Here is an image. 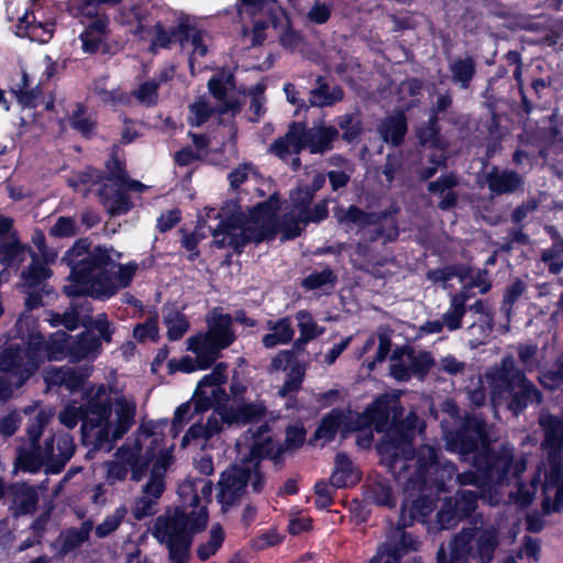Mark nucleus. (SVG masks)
<instances>
[{
	"instance_id": "nucleus-1",
	"label": "nucleus",
	"mask_w": 563,
	"mask_h": 563,
	"mask_svg": "<svg viewBox=\"0 0 563 563\" xmlns=\"http://www.w3.org/2000/svg\"><path fill=\"white\" fill-rule=\"evenodd\" d=\"M402 411L397 397L384 395L357 416L355 422V429L374 428L377 432H385L377 451L382 463L405 492L398 527L369 563H399L407 552L419 549L418 539L404 529L413 521H426L435 508L433 495L445 492L446 484L456 474L455 465L441 461L439 450L432 445L421 446L415 455L412 440L422 432L423 422L415 412L400 420Z\"/></svg>"
},
{
	"instance_id": "nucleus-2",
	"label": "nucleus",
	"mask_w": 563,
	"mask_h": 563,
	"mask_svg": "<svg viewBox=\"0 0 563 563\" xmlns=\"http://www.w3.org/2000/svg\"><path fill=\"white\" fill-rule=\"evenodd\" d=\"M441 411L445 416L441 418V428L446 450L459 453L464 461L472 454V464L476 470L456 475L460 486L471 485L476 488L460 489L452 498L454 508L463 519L475 511L478 497L492 506L498 505L501 500V486L508 483L510 476L519 477L527 468V461L523 456L515 460V448L510 444L490 451L494 439L487 423L476 416H461L454 400L445 399Z\"/></svg>"
},
{
	"instance_id": "nucleus-3",
	"label": "nucleus",
	"mask_w": 563,
	"mask_h": 563,
	"mask_svg": "<svg viewBox=\"0 0 563 563\" xmlns=\"http://www.w3.org/2000/svg\"><path fill=\"white\" fill-rule=\"evenodd\" d=\"M136 405L122 390L106 384L92 385L82 393V404H68L59 412V422L73 429L81 420L82 441L109 452L134 422Z\"/></svg>"
},
{
	"instance_id": "nucleus-4",
	"label": "nucleus",
	"mask_w": 563,
	"mask_h": 563,
	"mask_svg": "<svg viewBox=\"0 0 563 563\" xmlns=\"http://www.w3.org/2000/svg\"><path fill=\"white\" fill-rule=\"evenodd\" d=\"M121 257L122 253L112 246L98 245L87 251L85 241L76 242L63 257L70 267L64 292L68 297L89 296L97 300L110 299L119 290L131 285L139 269L134 261L119 264Z\"/></svg>"
},
{
	"instance_id": "nucleus-5",
	"label": "nucleus",
	"mask_w": 563,
	"mask_h": 563,
	"mask_svg": "<svg viewBox=\"0 0 563 563\" xmlns=\"http://www.w3.org/2000/svg\"><path fill=\"white\" fill-rule=\"evenodd\" d=\"M13 338L20 339L25 347L22 349L18 343L0 346V371L14 378L15 387L29 380L45 358L49 361L69 358V334L58 331L45 340L37 329V321L29 313H23L18 319Z\"/></svg>"
},
{
	"instance_id": "nucleus-6",
	"label": "nucleus",
	"mask_w": 563,
	"mask_h": 563,
	"mask_svg": "<svg viewBox=\"0 0 563 563\" xmlns=\"http://www.w3.org/2000/svg\"><path fill=\"white\" fill-rule=\"evenodd\" d=\"M466 391L470 401L477 407L486 402L488 394L495 416L503 405L512 415L519 416L529 406L540 405L543 399L542 393L528 379L525 371L516 366L511 354L476 376Z\"/></svg>"
},
{
	"instance_id": "nucleus-7",
	"label": "nucleus",
	"mask_w": 563,
	"mask_h": 563,
	"mask_svg": "<svg viewBox=\"0 0 563 563\" xmlns=\"http://www.w3.org/2000/svg\"><path fill=\"white\" fill-rule=\"evenodd\" d=\"M31 416L26 428L29 442L18 450L16 466L25 472L36 473L44 468L47 474L60 473L75 453L74 439L69 433L58 432L40 443L44 428L55 415L51 406H41L35 401L23 409Z\"/></svg>"
},
{
	"instance_id": "nucleus-8",
	"label": "nucleus",
	"mask_w": 563,
	"mask_h": 563,
	"mask_svg": "<svg viewBox=\"0 0 563 563\" xmlns=\"http://www.w3.org/2000/svg\"><path fill=\"white\" fill-rule=\"evenodd\" d=\"M230 211L232 212L231 217L224 219V212L216 208H206L198 216V225L194 233L184 236L183 246L188 251H194L199 239L205 236V229L213 236L217 247H231L234 251H239L247 242L260 243L274 233L275 227L269 219V210L262 222L256 217L251 218L250 210L247 209L246 213L236 203L232 205Z\"/></svg>"
},
{
	"instance_id": "nucleus-9",
	"label": "nucleus",
	"mask_w": 563,
	"mask_h": 563,
	"mask_svg": "<svg viewBox=\"0 0 563 563\" xmlns=\"http://www.w3.org/2000/svg\"><path fill=\"white\" fill-rule=\"evenodd\" d=\"M334 214L347 233L360 234L355 250L350 254L354 265L360 268L375 263L373 243L385 244L399 234L396 218L391 213H367L351 206L347 209L338 208Z\"/></svg>"
},
{
	"instance_id": "nucleus-10",
	"label": "nucleus",
	"mask_w": 563,
	"mask_h": 563,
	"mask_svg": "<svg viewBox=\"0 0 563 563\" xmlns=\"http://www.w3.org/2000/svg\"><path fill=\"white\" fill-rule=\"evenodd\" d=\"M208 522V511L202 508L187 510L176 507L156 518L152 534L168 549L172 563H188L192 536L203 530Z\"/></svg>"
},
{
	"instance_id": "nucleus-11",
	"label": "nucleus",
	"mask_w": 563,
	"mask_h": 563,
	"mask_svg": "<svg viewBox=\"0 0 563 563\" xmlns=\"http://www.w3.org/2000/svg\"><path fill=\"white\" fill-rule=\"evenodd\" d=\"M238 14L243 23L246 18L252 20L253 45L264 42V30L268 22L274 29H279V42L286 49L294 52L302 44L301 34L291 27L288 15L277 0H239Z\"/></svg>"
},
{
	"instance_id": "nucleus-12",
	"label": "nucleus",
	"mask_w": 563,
	"mask_h": 563,
	"mask_svg": "<svg viewBox=\"0 0 563 563\" xmlns=\"http://www.w3.org/2000/svg\"><path fill=\"white\" fill-rule=\"evenodd\" d=\"M338 136V130L331 125H314L310 129L301 123H294L285 136L276 140L271 152L280 159L291 162L292 168L300 166L299 152L308 148L311 153H324L332 148V142Z\"/></svg>"
},
{
	"instance_id": "nucleus-13",
	"label": "nucleus",
	"mask_w": 563,
	"mask_h": 563,
	"mask_svg": "<svg viewBox=\"0 0 563 563\" xmlns=\"http://www.w3.org/2000/svg\"><path fill=\"white\" fill-rule=\"evenodd\" d=\"M225 380L227 365L224 363L217 364L211 373L201 378L191 401L181 404L175 410L170 426L173 438L178 437L184 427L189 423L196 415L228 400V395L222 388Z\"/></svg>"
},
{
	"instance_id": "nucleus-14",
	"label": "nucleus",
	"mask_w": 563,
	"mask_h": 563,
	"mask_svg": "<svg viewBox=\"0 0 563 563\" xmlns=\"http://www.w3.org/2000/svg\"><path fill=\"white\" fill-rule=\"evenodd\" d=\"M15 0L7 2V18L14 34L38 44L48 43L55 32V15L41 0H29L20 10Z\"/></svg>"
},
{
	"instance_id": "nucleus-15",
	"label": "nucleus",
	"mask_w": 563,
	"mask_h": 563,
	"mask_svg": "<svg viewBox=\"0 0 563 563\" xmlns=\"http://www.w3.org/2000/svg\"><path fill=\"white\" fill-rule=\"evenodd\" d=\"M232 323L233 318L229 313L213 309L207 317V331L188 338L187 350L197 351L207 364L214 363L220 352L235 340Z\"/></svg>"
},
{
	"instance_id": "nucleus-16",
	"label": "nucleus",
	"mask_w": 563,
	"mask_h": 563,
	"mask_svg": "<svg viewBox=\"0 0 563 563\" xmlns=\"http://www.w3.org/2000/svg\"><path fill=\"white\" fill-rule=\"evenodd\" d=\"M478 521L474 520L473 527L463 528L449 543V555L446 554L443 547L438 551L437 559L438 563H450L452 556V543L454 540L467 532L465 539L467 540L466 558L468 563L472 561H478L481 563H490L494 559L495 551L499 544V531L498 527L493 523H484L481 521V526H477ZM503 563H517L516 558L508 556Z\"/></svg>"
},
{
	"instance_id": "nucleus-17",
	"label": "nucleus",
	"mask_w": 563,
	"mask_h": 563,
	"mask_svg": "<svg viewBox=\"0 0 563 563\" xmlns=\"http://www.w3.org/2000/svg\"><path fill=\"white\" fill-rule=\"evenodd\" d=\"M280 207V201L277 195H272L267 201L261 202L253 208H250L251 218L261 219V222L266 218L267 210H269V219L274 223L275 230L271 236L264 240H273L275 235L280 232L283 240H290L298 236L302 229L310 222H320L328 217V203L325 200L319 201L313 206H309L301 212L291 223L287 221H278L276 214Z\"/></svg>"
},
{
	"instance_id": "nucleus-18",
	"label": "nucleus",
	"mask_w": 563,
	"mask_h": 563,
	"mask_svg": "<svg viewBox=\"0 0 563 563\" xmlns=\"http://www.w3.org/2000/svg\"><path fill=\"white\" fill-rule=\"evenodd\" d=\"M433 364L430 352L402 345L396 347L390 355L389 373L398 382H408L412 377L423 379Z\"/></svg>"
},
{
	"instance_id": "nucleus-19",
	"label": "nucleus",
	"mask_w": 563,
	"mask_h": 563,
	"mask_svg": "<svg viewBox=\"0 0 563 563\" xmlns=\"http://www.w3.org/2000/svg\"><path fill=\"white\" fill-rule=\"evenodd\" d=\"M245 439L252 441L253 455L276 460L283 453L301 446L306 439V431L300 424L289 426L286 430L285 443L277 446L268 435V427L264 422L255 430L253 428L249 429Z\"/></svg>"
},
{
	"instance_id": "nucleus-20",
	"label": "nucleus",
	"mask_w": 563,
	"mask_h": 563,
	"mask_svg": "<svg viewBox=\"0 0 563 563\" xmlns=\"http://www.w3.org/2000/svg\"><path fill=\"white\" fill-rule=\"evenodd\" d=\"M167 420L158 422H148L143 424L135 437L132 444H129L136 457L145 463L147 470L150 462H157L161 454L169 455V463L172 462L170 450L164 446V429L167 427Z\"/></svg>"
},
{
	"instance_id": "nucleus-21",
	"label": "nucleus",
	"mask_w": 563,
	"mask_h": 563,
	"mask_svg": "<svg viewBox=\"0 0 563 563\" xmlns=\"http://www.w3.org/2000/svg\"><path fill=\"white\" fill-rule=\"evenodd\" d=\"M32 240L38 253L30 251L29 256H31L32 262L29 267L22 272L23 286L29 290L38 287L51 276L48 265L57 257L54 250L46 247L43 233L36 232Z\"/></svg>"
},
{
	"instance_id": "nucleus-22",
	"label": "nucleus",
	"mask_w": 563,
	"mask_h": 563,
	"mask_svg": "<svg viewBox=\"0 0 563 563\" xmlns=\"http://www.w3.org/2000/svg\"><path fill=\"white\" fill-rule=\"evenodd\" d=\"M106 479L110 485L124 481L131 472L132 479L139 482L145 475V463L136 457V453L129 444L119 448L114 459L104 464Z\"/></svg>"
},
{
	"instance_id": "nucleus-23",
	"label": "nucleus",
	"mask_w": 563,
	"mask_h": 563,
	"mask_svg": "<svg viewBox=\"0 0 563 563\" xmlns=\"http://www.w3.org/2000/svg\"><path fill=\"white\" fill-rule=\"evenodd\" d=\"M428 277L433 282L444 284L453 277H457L462 284L461 291H466L467 295H470L471 289L474 288H477L481 294H485L492 287L488 273L485 269L474 271L472 268L445 267L429 272Z\"/></svg>"
},
{
	"instance_id": "nucleus-24",
	"label": "nucleus",
	"mask_w": 563,
	"mask_h": 563,
	"mask_svg": "<svg viewBox=\"0 0 563 563\" xmlns=\"http://www.w3.org/2000/svg\"><path fill=\"white\" fill-rule=\"evenodd\" d=\"M208 89L217 100V111L221 114H235L241 104L234 96L235 81L231 70L222 69L208 81Z\"/></svg>"
},
{
	"instance_id": "nucleus-25",
	"label": "nucleus",
	"mask_w": 563,
	"mask_h": 563,
	"mask_svg": "<svg viewBox=\"0 0 563 563\" xmlns=\"http://www.w3.org/2000/svg\"><path fill=\"white\" fill-rule=\"evenodd\" d=\"M135 22V27L131 29L135 35H139L142 40L151 37V51L156 52L159 48H166L174 38L179 40L178 27L172 30H165L161 24L150 25L147 16L142 13L140 8L133 7L130 11Z\"/></svg>"
},
{
	"instance_id": "nucleus-26",
	"label": "nucleus",
	"mask_w": 563,
	"mask_h": 563,
	"mask_svg": "<svg viewBox=\"0 0 563 563\" xmlns=\"http://www.w3.org/2000/svg\"><path fill=\"white\" fill-rule=\"evenodd\" d=\"M224 426H227V422L219 406H217L206 423L195 422L187 430L180 442L181 448H187L191 444L201 449L207 448L208 442L218 437Z\"/></svg>"
},
{
	"instance_id": "nucleus-27",
	"label": "nucleus",
	"mask_w": 563,
	"mask_h": 563,
	"mask_svg": "<svg viewBox=\"0 0 563 563\" xmlns=\"http://www.w3.org/2000/svg\"><path fill=\"white\" fill-rule=\"evenodd\" d=\"M178 33L181 48L190 55L189 66L191 74H195L196 66H198V70L201 69L199 59L207 55L211 37L206 31L187 25H179Z\"/></svg>"
},
{
	"instance_id": "nucleus-28",
	"label": "nucleus",
	"mask_w": 563,
	"mask_h": 563,
	"mask_svg": "<svg viewBox=\"0 0 563 563\" xmlns=\"http://www.w3.org/2000/svg\"><path fill=\"white\" fill-rule=\"evenodd\" d=\"M246 485L247 471L243 465H234L221 474L218 501L224 511L240 498Z\"/></svg>"
},
{
	"instance_id": "nucleus-29",
	"label": "nucleus",
	"mask_w": 563,
	"mask_h": 563,
	"mask_svg": "<svg viewBox=\"0 0 563 563\" xmlns=\"http://www.w3.org/2000/svg\"><path fill=\"white\" fill-rule=\"evenodd\" d=\"M91 367L51 366L45 368L43 378L47 387L64 386L69 391L80 388L91 374Z\"/></svg>"
},
{
	"instance_id": "nucleus-30",
	"label": "nucleus",
	"mask_w": 563,
	"mask_h": 563,
	"mask_svg": "<svg viewBox=\"0 0 563 563\" xmlns=\"http://www.w3.org/2000/svg\"><path fill=\"white\" fill-rule=\"evenodd\" d=\"M227 426L233 423H258L266 416V408L263 402H240L234 405H218Z\"/></svg>"
},
{
	"instance_id": "nucleus-31",
	"label": "nucleus",
	"mask_w": 563,
	"mask_h": 563,
	"mask_svg": "<svg viewBox=\"0 0 563 563\" xmlns=\"http://www.w3.org/2000/svg\"><path fill=\"white\" fill-rule=\"evenodd\" d=\"M543 503L544 512L551 514L560 511L563 507V468L559 465L551 467L545 475L543 484Z\"/></svg>"
},
{
	"instance_id": "nucleus-32",
	"label": "nucleus",
	"mask_w": 563,
	"mask_h": 563,
	"mask_svg": "<svg viewBox=\"0 0 563 563\" xmlns=\"http://www.w3.org/2000/svg\"><path fill=\"white\" fill-rule=\"evenodd\" d=\"M68 354L71 362L95 360L101 351V340L91 332H82L76 336L69 335Z\"/></svg>"
},
{
	"instance_id": "nucleus-33",
	"label": "nucleus",
	"mask_w": 563,
	"mask_h": 563,
	"mask_svg": "<svg viewBox=\"0 0 563 563\" xmlns=\"http://www.w3.org/2000/svg\"><path fill=\"white\" fill-rule=\"evenodd\" d=\"M99 197L102 205L111 214L126 213L132 203L120 183H104L99 189Z\"/></svg>"
},
{
	"instance_id": "nucleus-34",
	"label": "nucleus",
	"mask_w": 563,
	"mask_h": 563,
	"mask_svg": "<svg viewBox=\"0 0 563 563\" xmlns=\"http://www.w3.org/2000/svg\"><path fill=\"white\" fill-rule=\"evenodd\" d=\"M91 305L88 300L81 303H73L64 313H52L49 323L53 327L64 325L67 330H75L81 324H86L91 317Z\"/></svg>"
},
{
	"instance_id": "nucleus-35",
	"label": "nucleus",
	"mask_w": 563,
	"mask_h": 563,
	"mask_svg": "<svg viewBox=\"0 0 563 563\" xmlns=\"http://www.w3.org/2000/svg\"><path fill=\"white\" fill-rule=\"evenodd\" d=\"M360 479V473L351 459L345 453H338L331 474V485L335 488H343L355 485Z\"/></svg>"
},
{
	"instance_id": "nucleus-36",
	"label": "nucleus",
	"mask_w": 563,
	"mask_h": 563,
	"mask_svg": "<svg viewBox=\"0 0 563 563\" xmlns=\"http://www.w3.org/2000/svg\"><path fill=\"white\" fill-rule=\"evenodd\" d=\"M268 333L262 339L263 345L273 349L277 345L288 344L295 335L291 319L288 317L280 318L276 321L267 322Z\"/></svg>"
},
{
	"instance_id": "nucleus-37",
	"label": "nucleus",
	"mask_w": 563,
	"mask_h": 563,
	"mask_svg": "<svg viewBox=\"0 0 563 563\" xmlns=\"http://www.w3.org/2000/svg\"><path fill=\"white\" fill-rule=\"evenodd\" d=\"M407 132V119L402 111L385 118L378 125V133L386 143L399 145Z\"/></svg>"
},
{
	"instance_id": "nucleus-38",
	"label": "nucleus",
	"mask_w": 563,
	"mask_h": 563,
	"mask_svg": "<svg viewBox=\"0 0 563 563\" xmlns=\"http://www.w3.org/2000/svg\"><path fill=\"white\" fill-rule=\"evenodd\" d=\"M451 80L461 89H467L475 76L476 64L472 56H459L449 62Z\"/></svg>"
},
{
	"instance_id": "nucleus-39",
	"label": "nucleus",
	"mask_w": 563,
	"mask_h": 563,
	"mask_svg": "<svg viewBox=\"0 0 563 563\" xmlns=\"http://www.w3.org/2000/svg\"><path fill=\"white\" fill-rule=\"evenodd\" d=\"M489 190L495 195L515 191L521 184L520 176L511 170H499L494 167L486 177Z\"/></svg>"
},
{
	"instance_id": "nucleus-40",
	"label": "nucleus",
	"mask_w": 563,
	"mask_h": 563,
	"mask_svg": "<svg viewBox=\"0 0 563 563\" xmlns=\"http://www.w3.org/2000/svg\"><path fill=\"white\" fill-rule=\"evenodd\" d=\"M10 493L13 498L14 516L27 515L35 510L38 495L34 487L15 484L11 486Z\"/></svg>"
},
{
	"instance_id": "nucleus-41",
	"label": "nucleus",
	"mask_w": 563,
	"mask_h": 563,
	"mask_svg": "<svg viewBox=\"0 0 563 563\" xmlns=\"http://www.w3.org/2000/svg\"><path fill=\"white\" fill-rule=\"evenodd\" d=\"M539 424L544 432L543 444L551 449L563 446V416L543 412L539 417Z\"/></svg>"
},
{
	"instance_id": "nucleus-42",
	"label": "nucleus",
	"mask_w": 563,
	"mask_h": 563,
	"mask_svg": "<svg viewBox=\"0 0 563 563\" xmlns=\"http://www.w3.org/2000/svg\"><path fill=\"white\" fill-rule=\"evenodd\" d=\"M457 178L453 174L441 176L435 181H431L428 186L430 192L438 195L441 200L439 208L441 210H450L456 205L457 197L453 188L457 185Z\"/></svg>"
},
{
	"instance_id": "nucleus-43",
	"label": "nucleus",
	"mask_w": 563,
	"mask_h": 563,
	"mask_svg": "<svg viewBox=\"0 0 563 563\" xmlns=\"http://www.w3.org/2000/svg\"><path fill=\"white\" fill-rule=\"evenodd\" d=\"M471 298L466 291L451 295L450 307L443 313L442 321L449 331H455L462 327V319L466 313V302Z\"/></svg>"
},
{
	"instance_id": "nucleus-44",
	"label": "nucleus",
	"mask_w": 563,
	"mask_h": 563,
	"mask_svg": "<svg viewBox=\"0 0 563 563\" xmlns=\"http://www.w3.org/2000/svg\"><path fill=\"white\" fill-rule=\"evenodd\" d=\"M92 529V521L86 520L78 528H70L63 531L59 536L60 552L63 554H66L70 551L78 549L86 541H88Z\"/></svg>"
},
{
	"instance_id": "nucleus-45",
	"label": "nucleus",
	"mask_w": 563,
	"mask_h": 563,
	"mask_svg": "<svg viewBox=\"0 0 563 563\" xmlns=\"http://www.w3.org/2000/svg\"><path fill=\"white\" fill-rule=\"evenodd\" d=\"M169 466V455L161 454L157 462L153 464L151 477L146 485L143 488V493L145 496H148L155 500H157L164 492L165 483H164V473Z\"/></svg>"
},
{
	"instance_id": "nucleus-46",
	"label": "nucleus",
	"mask_w": 563,
	"mask_h": 563,
	"mask_svg": "<svg viewBox=\"0 0 563 563\" xmlns=\"http://www.w3.org/2000/svg\"><path fill=\"white\" fill-rule=\"evenodd\" d=\"M314 192L308 185L298 186L290 194V206L286 213L279 221H287L291 223V220L296 219L306 208L311 205Z\"/></svg>"
},
{
	"instance_id": "nucleus-47",
	"label": "nucleus",
	"mask_w": 563,
	"mask_h": 563,
	"mask_svg": "<svg viewBox=\"0 0 563 563\" xmlns=\"http://www.w3.org/2000/svg\"><path fill=\"white\" fill-rule=\"evenodd\" d=\"M30 249L22 245L14 236L9 242H0V264L5 266L20 265L29 256Z\"/></svg>"
},
{
	"instance_id": "nucleus-48",
	"label": "nucleus",
	"mask_w": 563,
	"mask_h": 563,
	"mask_svg": "<svg viewBox=\"0 0 563 563\" xmlns=\"http://www.w3.org/2000/svg\"><path fill=\"white\" fill-rule=\"evenodd\" d=\"M345 418L346 417L342 410H331L327 416L322 418L321 423L314 432V440L322 441V444L333 440Z\"/></svg>"
},
{
	"instance_id": "nucleus-49",
	"label": "nucleus",
	"mask_w": 563,
	"mask_h": 563,
	"mask_svg": "<svg viewBox=\"0 0 563 563\" xmlns=\"http://www.w3.org/2000/svg\"><path fill=\"white\" fill-rule=\"evenodd\" d=\"M296 320L300 332L299 338L296 340L295 345L300 346L307 344L309 341L323 334V328H320L314 321L312 314L307 310H299L296 313Z\"/></svg>"
},
{
	"instance_id": "nucleus-50",
	"label": "nucleus",
	"mask_w": 563,
	"mask_h": 563,
	"mask_svg": "<svg viewBox=\"0 0 563 563\" xmlns=\"http://www.w3.org/2000/svg\"><path fill=\"white\" fill-rule=\"evenodd\" d=\"M417 137L421 145L431 148L444 151L446 142L439 133L438 118L434 115L429 117V121L417 129Z\"/></svg>"
},
{
	"instance_id": "nucleus-51",
	"label": "nucleus",
	"mask_w": 563,
	"mask_h": 563,
	"mask_svg": "<svg viewBox=\"0 0 563 563\" xmlns=\"http://www.w3.org/2000/svg\"><path fill=\"white\" fill-rule=\"evenodd\" d=\"M342 98L343 91L339 86L330 87L321 84L310 92L309 102L313 107H329Z\"/></svg>"
},
{
	"instance_id": "nucleus-52",
	"label": "nucleus",
	"mask_w": 563,
	"mask_h": 563,
	"mask_svg": "<svg viewBox=\"0 0 563 563\" xmlns=\"http://www.w3.org/2000/svg\"><path fill=\"white\" fill-rule=\"evenodd\" d=\"M178 495L181 500L179 507H186L187 510H198L202 508L207 511L205 505L200 504V496L198 494V487L196 479H186L178 486Z\"/></svg>"
},
{
	"instance_id": "nucleus-53",
	"label": "nucleus",
	"mask_w": 563,
	"mask_h": 563,
	"mask_svg": "<svg viewBox=\"0 0 563 563\" xmlns=\"http://www.w3.org/2000/svg\"><path fill=\"white\" fill-rule=\"evenodd\" d=\"M195 357L183 356L181 358H173L168 362V372L170 374L176 372L192 373L196 371H202L209 368L213 363H206V360L200 358V354L197 351H191Z\"/></svg>"
},
{
	"instance_id": "nucleus-54",
	"label": "nucleus",
	"mask_w": 563,
	"mask_h": 563,
	"mask_svg": "<svg viewBox=\"0 0 563 563\" xmlns=\"http://www.w3.org/2000/svg\"><path fill=\"white\" fill-rule=\"evenodd\" d=\"M164 323L167 329L168 339L172 341L180 339L189 329L187 318L176 310H169L164 314Z\"/></svg>"
},
{
	"instance_id": "nucleus-55",
	"label": "nucleus",
	"mask_w": 563,
	"mask_h": 563,
	"mask_svg": "<svg viewBox=\"0 0 563 563\" xmlns=\"http://www.w3.org/2000/svg\"><path fill=\"white\" fill-rule=\"evenodd\" d=\"M540 481V475L532 478L528 484L519 482L517 484V490L515 493H510V500L519 508H525L529 506L538 490L537 482Z\"/></svg>"
},
{
	"instance_id": "nucleus-56",
	"label": "nucleus",
	"mask_w": 563,
	"mask_h": 563,
	"mask_svg": "<svg viewBox=\"0 0 563 563\" xmlns=\"http://www.w3.org/2000/svg\"><path fill=\"white\" fill-rule=\"evenodd\" d=\"M128 514V508L124 505L119 506L115 510L108 515L101 523L96 527V536L100 539L110 536L114 532Z\"/></svg>"
},
{
	"instance_id": "nucleus-57",
	"label": "nucleus",
	"mask_w": 563,
	"mask_h": 563,
	"mask_svg": "<svg viewBox=\"0 0 563 563\" xmlns=\"http://www.w3.org/2000/svg\"><path fill=\"white\" fill-rule=\"evenodd\" d=\"M223 540L224 533L221 526H213L210 530V539L206 543L199 545L197 549L198 558L205 561L214 555L222 545Z\"/></svg>"
},
{
	"instance_id": "nucleus-58",
	"label": "nucleus",
	"mask_w": 563,
	"mask_h": 563,
	"mask_svg": "<svg viewBox=\"0 0 563 563\" xmlns=\"http://www.w3.org/2000/svg\"><path fill=\"white\" fill-rule=\"evenodd\" d=\"M214 111L210 101L206 97H199L189 107V123L194 126L203 124Z\"/></svg>"
},
{
	"instance_id": "nucleus-59",
	"label": "nucleus",
	"mask_w": 563,
	"mask_h": 563,
	"mask_svg": "<svg viewBox=\"0 0 563 563\" xmlns=\"http://www.w3.org/2000/svg\"><path fill=\"white\" fill-rule=\"evenodd\" d=\"M264 456L252 454V443L250 444V460L244 463L243 468L247 471V484L251 485L254 493H260L264 487V477L260 471V460Z\"/></svg>"
},
{
	"instance_id": "nucleus-60",
	"label": "nucleus",
	"mask_w": 563,
	"mask_h": 563,
	"mask_svg": "<svg viewBox=\"0 0 563 563\" xmlns=\"http://www.w3.org/2000/svg\"><path fill=\"white\" fill-rule=\"evenodd\" d=\"M422 84L418 79L405 80L400 84L398 93L401 100V107L409 109L416 106L417 97L421 93Z\"/></svg>"
},
{
	"instance_id": "nucleus-61",
	"label": "nucleus",
	"mask_w": 563,
	"mask_h": 563,
	"mask_svg": "<svg viewBox=\"0 0 563 563\" xmlns=\"http://www.w3.org/2000/svg\"><path fill=\"white\" fill-rule=\"evenodd\" d=\"M541 260L548 264L550 273L559 274L563 269V241H556L544 250Z\"/></svg>"
},
{
	"instance_id": "nucleus-62",
	"label": "nucleus",
	"mask_w": 563,
	"mask_h": 563,
	"mask_svg": "<svg viewBox=\"0 0 563 563\" xmlns=\"http://www.w3.org/2000/svg\"><path fill=\"white\" fill-rule=\"evenodd\" d=\"M333 3L331 1L316 0L306 14L308 22L313 24H324L331 18Z\"/></svg>"
},
{
	"instance_id": "nucleus-63",
	"label": "nucleus",
	"mask_w": 563,
	"mask_h": 563,
	"mask_svg": "<svg viewBox=\"0 0 563 563\" xmlns=\"http://www.w3.org/2000/svg\"><path fill=\"white\" fill-rule=\"evenodd\" d=\"M335 282V276L330 268L322 269L320 272H312L306 278H303L301 285L305 289L314 290L322 288L327 285L332 286Z\"/></svg>"
},
{
	"instance_id": "nucleus-64",
	"label": "nucleus",
	"mask_w": 563,
	"mask_h": 563,
	"mask_svg": "<svg viewBox=\"0 0 563 563\" xmlns=\"http://www.w3.org/2000/svg\"><path fill=\"white\" fill-rule=\"evenodd\" d=\"M369 498L377 505L394 507L396 499L390 486L385 482H375L369 488Z\"/></svg>"
}]
</instances>
